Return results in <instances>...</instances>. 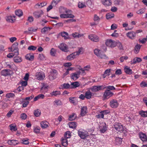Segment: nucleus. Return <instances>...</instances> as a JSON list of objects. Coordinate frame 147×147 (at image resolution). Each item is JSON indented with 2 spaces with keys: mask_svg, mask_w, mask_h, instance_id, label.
I'll return each instance as SVG.
<instances>
[{
  "mask_svg": "<svg viewBox=\"0 0 147 147\" xmlns=\"http://www.w3.org/2000/svg\"><path fill=\"white\" fill-rule=\"evenodd\" d=\"M113 95V93L111 92L109 90H106L103 95L104 98L103 100H105V99L109 98L110 97L112 96Z\"/></svg>",
  "mask_w": 147,
  "mask_h": 147,
  "instance_id": "nucleus-1",
  "label": "nucleus"
},
{
  "mask_svg": "<svg viewBox=\"0 0 147 147\" xmlns=\"http://www.w3.org/2000/svg\"><path fill=\"white\" fill-rule=\"evenodd\" d=\"M43 13H44L42 10H40L34 12L33 15L35 18L37 19L40 18Z\"/></svg>",
  "mask_w": 147,
  "mask_h": 147,
  "instance_id": "nucleus-2",
  "label": "nucleus"
},
{
  "mask_svg": "<svg viewBox=\"0 0 147 147\" xmlns=\"http://www.w3.org/2000/svg\"><path fill=\"white\" fill-rule=\"evenodd\" d=\"M91 89L93 92H96L99 90L104 89V86L102 85L94 86L92 87Z\"/></svg>",
  "mask_w": 147,
  "mask_h": 147,
  "instance_id": "nucleus-3",
  "label": "nucleus"
},
{
  "mask_svg": "<svg viewBox=\"0 0 147 147\" xmlns=\"http://www.w3.org/2000/svg\"><path fill=\"white\" fill-rule=\"evenodd\" d=\"M18 43L16 42H15L12 45V48H13V51H16V52H15V54L16 55H19V49L18 47Z\"/></svg>",
  "mask_w": 147,
  "mask_h": 147,
  "instance_id": "nucleus-4",
  "label": "nucleus"
},
{
  "mask_svg": "<svg viewBox=\"0 0 147 147\" xmlns=\"http://www.w3.org/2000/svg\"><path fill=\"white\" fill-rule=\"evenodd\" d=\"M12 70L9 69H5L3 70L1 72V74L2 76H6L11 74L12 73Z\"/></svg>",
  "mask_w": 147,
  "mask_h": 147,
  "instance_id": "nucleus-5",
  "label": "nucleus"
},
{
  "mask_svg": "<svg viewBox=\"0 0 147 147\" xmlns=\"http://www.w3.org/2000/svg\"><path fill=\"white\" fill-rule=\"evenodd\" d=\"M78 135L82 139H84L86 137L88 136V134L81 131L80 130L78 131Z\"/></svg>",
  "mask_w": 147,
  "mask_h": 147,
  "instance_id": "nucleus-6",
  "label": "nucleus"
},
{
  "mask_svg": "<svg viewBox=\"0 0 147 147\" xmlns=\"http://www.w3.org/2000/svg\"><path fill=\"white\" fill-rule=\"evenodd\" d=\"M89 38L91 40L95 42H97L99 41L98 37L94 34H90L88 36Z\"/></svg>",
  "mask_w": 147,
  "mask_h": 147,
  "instance_id": "nucleus-7",
  "label": "nucleus"
},
{
  "mask_svg": "<svg viewBox=\"0 0 147 147\" xmlns=\"http://www.w3.org/2000/svg\"><path fill=\"white\" fill-rule=\"evenodd\" d=\"M59 47L61 50L65 52H67L68 51V48L66 45L64 43L60 44Z\"/></svg>",
  "mask_w": 147,
  "mask_h": 147,
  "instance_id": "nucleus-8",
  "label": "nucleus"
},
{
  "mask_svg": "<svg viewBox=\"0 0 147 147\" xmlns=\"http://www.w3.org/2000/svg\"><path fill=\"white\" fill-rule=\"evenodd\" d=\"M118 104L117 100L113 99L110 102V105L112 108H115L118 106Z\"/></svg>",
  "mask_w": 147,
  "mask_h": 147,
  "instance_id": "nucleus-9",
  "label": "nucleus"
},
{
  "mask_svg": "<svg viewBox=\"0 0 147 147\" xmlns=\"http://www.w3.org/2000/svg\"><path fill=\"white\" fill-rule=\"evenodd\" d=\"M36 76L37 79L39 80H42L45 77V74L44 73L40 72L36 73Z\"/></svg>",
  "mask_w": 147,
  "mask_h": 147,
  "instance_id": "nucleus-10",
  "label": "nucleus"
},
{
  "mask_svg": "<svg viewBox=\"0 0 147 147\" xmlns=\"http://www.w3.org/2000/svg\"><path fill=\"white\" fill-rule=\"evenodd\" d=\"M114 128L116 129L120 132H122L123 131L122 125L120 123H118L115 125Z\"/></svg>",
  "mask_w": 147,
  "mask_h": 147,
  "instance_id": "nucleus-11",
  "label": "nucleus"
},
{
  "mask_svg": "<svg viewBox=\"0 0 147 147\" xmlns=\"http://www.w3.org/2000/svg\"><path fill=\"white\" fill-rule=\"evenodd\" d=\"M102 3L105 6L111 5L112 3L111 0H101Z\"/></svg>",
  "mask_w": 147,
  "mask_h": 147,
  "instance_id": "nucleus-12",
  "label": "nucleus"
},
{
  "mask_svg": "<svg viewBox=\"0 0 147 147\" xmlns=\"http://www.w3.org/2000/svg\"><path fill=\"white\" fill-rule=\"evenodd\" d=\"M16 17L15 16H8L6 18V20L8 22H14L16 20L15 19Z\"/></svg>",
  "mask_w": 147,
  "mask_h": 147,
  "instance_id": "nucleus-13",
  "label": "nucleus"
},
{
  "mask_svg": "<svg viewBox=\"0 0 147 147\" xmlns=\"http://www.w3.org/2000/svg\"><path fill=\"white\" fill-rule=\"evenodd\" d=\"M8 144L10 145L15 146L19 143L18 141L16 140H9L7 142Z\"/></svg>",
  "mask_w": 147,
  "mask_h": 147,
  "instance_id": "nucleus-14",
  "label": "nucleus"
},
{
  "mask_svg": "<svg viewBox=\"0 0 147 147\" xmlns=\"http://www.w3.org/2000/svg\"><path fill=\"white\" fill-rule=\"evenodd\" d=\"M127 36L131 39H134L135 37V33L134 32H131L127 34Z\"/></svg>",
  "mask_w": 147,
  "mask_h": 147,
  "instance_id": "nucleus-15",
  "label": "nucleus"
},
{
  "mask_svg": "<svg viewBox=\"0 0 147 147\" xmlns=\"http://www.w3.org/2000/svg\"><path fill=\"white\" fill-rule=\"evenodd\" d=\"M13 60L16 63H20L22 61V57L18 56V55H16V56L14 57Z\"/></svg>",
  "mask_w": 147,
  "mask_h": 147,
  "instance_id": "nucleus-16",
  "label": "nucleus"
},
{
  "mask_svg": "<svg viewBox=\"0 0 147 147\" xmlns=\"http://www.w3.org/2000/svg\"><path fill=\"white\" fill-rule=\"evenodd\" d=\"M79 86L80 84L78 82H75L71 83L70 85V88H75Z\"/></svg>",
  "mask_w": 147,
  "mask_h": 147,
  "instance_id": "nucleus-17",
  "label": "nucleus"
},
{
  "mask_svg": "<svg viewBox=\"0 0 147 147\" xmlns=\"http://www.w3.org/2000/svg\"><path fill=\"white\" fill-rule=\"evenodd\" d=\"M141 46L142 45L138 44H137L135 46L134 52L136 54H137L139 52Z\"/></svg>",
  "mask_w": 147,
  "mask_h": 147,
  "instance_id": "nucleus-18",
  "label": "nucleus"
},
{
  "mask_svg": "<svg viewBox=\"0 0 147 147\" xmlns=\"http://www.w3.org/2000/svg\"><path fill=\"white\" fill-rule=\"evenodd\" d=\"M125 72L127 74H131L132 73L133 71L128 66H125L124 69Z\"/></svg>",
  "mask_w": 147,
  "mask_h": 147,
  "instance_id": "nucleus-19",
  "label": "nucleus"
},
{
  "mask_svg": "<svg viewBox=\"0 0 147 147\" xmlns=\"http://www.w3.org/2000/svg\"><path fill=\"white\" fill-rule=\"evenodd\" d=\"M140 138L143 142L146 141L147 138L145 134L142 133H140L139 135Z\"/></svg>",
  "mask_w": 147,
  "mask_h": 147,
  "instance_id": "nucleus-20",
  "label": "nucleus"
},
{
  "mask_svg": "<svg viewBox=\"0 0 147 147\" xmlns=\"http://www.w3.org/2000/svg\"><path fill=\"white\" fill-rule=\"evenodd\" d=\"M77 123L73 121L69 123L68 125L70 128L73 129H75L77 126Z\"/></svg>",
  "mask_w": 147,
  "mask_h": 147,
  "instance_id": "nucleus-21",
  "label": "nucleus"
},
{
  "mask_svg": "<svg viewBox=\"0 0 147 147\" xmlns=\"http://www.w3.org/2000/svg\"><path fill=\"white\" fill-rule=\"evenodd\" d=\"M142 61V59L141 58L136 57L133 60L132 63V64H135L137 63H140Z\"/></svg>",
  "mask_w": 147,
  "mask_h": 147,
  "instance_id": "nucleus-22",
  "label": "nucleus"
},
{
  "mask_svg": "<svg viewBox=\"0 0 147 147\" xmlns=\"http://www.w3.org/2000/svg\"><path fill=\"white\" fill-rule=\"evenodd\" d=\"M76 55V53L74 52L67 56V59L69 61L72 60L75 58Z\"/></svg>",
  "mask_w": 147,
  "mask_h": 147,
  "instance_id": "nucleus-23",
  "label": "nucleus"
},
{
  "mask_svg": "<svg viewBox=\"0 0 147 147\" xmlns=\"http://www.w3.org/2000/svg\"><path fill=\"white\" fill-rule=\"evenodd\" d=\"M87 109V107L86 106L82 108L80 113V115L82 116H84L86 113V111Z\"/></svg>",
  "mask_w": 147,
  "mask_h": 147,
  "instance_id": "nucleus-24",
  "label": "nucleus"
},
{
  "mask_svg": "<svg viewBox=\"0 0 147 147\" xmlns=\"http://www.w3.org/2000/svg\"><path fill=\"white\" fill-rule=\"evenodd\" d=\"M25 58L29 61H32L34 58L33 55H31L30 54H28L25 56Z\"/></svg>",
  "mask_w": 147,
  "mask_h": 147,
  "instance_id": "nucleus-25",
  "label": "nucleus"
},
{
  "mask_svg": "<svg viewBox=\"0 0 147 147\" xmlns=\"http://www.w3.org/2000/svg\"><path fill=\"white\" fill-rule=\"evenodd\" d=\"M15 13L16 15L19 17H20L23 15V12L22 10L20 9L16 10Z\"/></svg>",
  "mask_w": 147,
  "mask_h": 147,
  "instance_id": "nucleus-26",
  "label": "nucleus"
},
{
  "mask_svg": "<svg viewBox=\"0 0 147 147\" xmlns=\"http://www.w3.org/2000/svg\"><path fill=\"white\" fill-rule=\"evenodd\" d=\"M93 93H92L90 91L86 92L85 94V96L86 98L87 99H90L92 96Z\"/></svg>",
  "mask_w": 147,
  "mask_h": 147,
  "instance_id": "nucleus-27",
  "label": "nucleus"
},
{
  "mask_svg": "<svg viewBox=\"0 0 147 147\" xmlns=\"http://www.w3.org/2000/svg\"><path fill=\"white\" fill-rule=\"evenodd\" d=\"M78 75H79L78 73L77 74L76 73H72L71 74V78L74 80H76L79 77Z\"/></svg>",
  "mask_w": 147,
  "mask_h": 147,
  "instance_id": "nucleus-28",
  "label": "nucleus"
},
{
  "mask_svg": "<svg viewBox=\"0 0 147 147\" xmlns=\"http://www.w3.org/2000/svg\"><path fill=\"white\" fill-rule=\"evenodd\" d=\"M48 123L46 121H42L40 123L41 127L43 129L47 128L48 126Z\"/></svg>",
  "mask_w": 147,
  "mask_h": 147,
  "instance_id": "nucleus-29",
  "label": "nucleus"
},
{
  "mask_svg": "<svg viewBox=\"0 0 147 147\" xmlns=\"http://www.w3.org/2000/svg\"><path fill=\"white\" fill-rule=\"evenodd\" d=\"M139 113L143 117H147V111L141 110L139 112Z\"/></svg>",
  "mask_w": 147,
  "mask_h": 147,
  "instance_id": "nucleus-30",
  "label": "nucleus"
},
{
  "mask_svg": "<svg viewBox=\"0 0 147 147\" xmlns=\"http://www.w3.org/2000/svg\"><path fill=\"white\" fill-rule=\"evenodd\" d=\"M61 88L62 89H68L70 88V85L69 83H64L61 86Z\"/></svg>",
  "mask_w": 147,
  "mask_h": 147,
  "instance_id": "nucleus-31",
  "label": "nucleus"
},
{
  "mask_svg": "<svg viewBox=\"0 0 147 147\" xmlns=\"http://www.w3.org/2000/svg\"><path fill=\"white\" fill-rule=\"evenodd\" d=\"M76 118V116L75 113H73L70 115L69 117L68 120L69 121L74 120Z\"/></svg>",
  "mask_w": 147,
  "mask_h": 147,
  "instance_id": "nucleus-32",
  "label": "nucleus"
},
{
  "mask_svg": "<svg viewBox=\"0 0 147 147\" xmlns=\"http://www.w3.org/2000/svg\"><path fill=\"white\" fill-rule=\"evenodd\" d=\"M114 14L112 13H107L106 15V18L108 20L110 19L113 18L114 17Z\"/></svg>",
  "mask_w": 147,
  "mask_h": 147,
  "instance_id": "nucleus-33",
  "label": "nucleus"
},
{
  "mask_svg": "<svg viewBox=\"0 0 147 147\" xmlns=\"http://www.w3.org/2000/svg\"><path fill=\"white\" fill-rule=\"evenodd\" d=\"M61 143L62 145L64 146H66L68 145L67 141L66 139L62 138L61 139Z\"/></svg>",
  "mask_w": 147,
  "mask_h": 147,
  "instance_id": "nucleus-34",
  "label": "nucleus"
},
{
  "mask_svg": "<svg viewBox=\"0 0 147 147\" xmlns=\"http://www.w3.org/2000/svg\"><path fill=\"white\" fill-rule=\"evenodd\" d=\"M34 115L36 117L39 116L41 114V111L39 109H37L34 111Z\"/></svg>",
  "mask_w": 147,
  "mask_h": 147,
  "instance_id": "nucleus-35",
  "label": "nucleus"
},
{
  "mask_svg": "<svg viewBox=\"0 0 147 147\" xmlns=\"http://www.w3.org/2000/svg\"><path fill=\"white\" fill-rule=\"evenodd\" d=\"M61 35L63 37H64L65 39H67L68 38V34L67 32H62L61 33Z\"/></svg>",
  "mask_w": 147,
  "mask_h": 147,
  "instance_id": "nucleus-36",
  "label": "nucleus"
},
{
  "mask_svg": "<svg viewBox=\"0 0 147 147\" xmlns=\"http://www.w3.org/2000/svg\"><path fill=\"white\" fill-rule=\"evenodd\" d=\"M111 69H107L104 72V74L103 75V77L104 78H105L107 76H109L110 74Z\"/></svg>",
  "mask_w": 147,
  "mask_h": 147,
  "instance_id": "nucleus-37",
  "label": "nucleus"
},
{
  "mask_svg": "<svg viewBox=\"0 0 147 147\" xmlns=\"http://www.w3.org/2000/svg\"><path fill=\"white\" fill-rule=\"evenodd\" d=\"M50 29L49 27H45L41 29V33H44L48 30H50Z\"/></svg>",
  "mask_w": 147,
  "mask_h": 147,
  "instance_id": "nucleus-38",
  "label": "nucleus"
},
{
  "mask_svg": "<svg viewBox=\"0 0 147 147\" xmlns=\"http://www.w3.org/2000/svg\"><path fill=\"white\" fill-rule=\"evenodd\" d=\"M51 94L52 96H56L57 95L61 94V92L60 91H53L51 93Z\"/></svg>",
  "mask_w": 147,
  "mask_h": 147,
  "instance_id": "nucleus-39",
  "label": "nucleus"
},
{
  "mask_svg": "<svg viewBox=\"0 0 147 147\" xmlns=\"http://www.w3.org/2000/svg\"><path fill=\"white\" fill-rule=\"evenodd\" d=\"M9 126L10 127V130L11 131H16L17 130V128L16 126V125H13V124L10 125Z\"/></svg>",
  "mask_w": 147,
  "mask_h": 147,
  "instance_id": "nucleus-40",
  "label": "nucleus"
},
{
  "mask_svg": "<svg viewBox=\"0 0 147 147\" xmlns=\"http://www.w3.org/2000/svg\"><path fill=\"white\" fill-rule=\"evenodd\" d=\"M107 88L108 90H115V88L113 86H108L105 87L104 86V89Z\"/></svg>",
  "mask_w": 147,
  "mask_h": 147,
  "instance_id": "nucleus-41",
  "label": "nucleus"
},
{
  "mask_svg": "<svg viewBox=\"0 0 147 147\" xmlns=\"http://www.w3.org/2000/svg\"><path fill=\"white\" fill-rule=\"evenodd\" d=\"M56 75H55L54 74L50 73L49 76V79L50 80H53L56 78Z\"/></svg>",
  "mask_w": 147,
  "mask_h": 147,
  "instance_id": "nucleus-42",
  "label": "nucleus"
},
{
  "mask_svg": "<svg viewBox=\"0 0 147 147\" xmlns=\"http://www.w3.org/2000/svg\"><path fill=\"white\" fill-rule=\"evenodd\" d=\"M99 56L98 57H100L101 59L105 58L106 57V55L104 54L101 51H100L99 53Z\"/></svg>",
  "mask_w": 147,
  "mask_h": 147,
  "instance_id": "nucleus-43",
  "label": "nucleus"
},
{
  "mask_svg": "<svg viewBox=\"0 0 147 147\" xmlns=\"http://www.w3.org/2000/svg\"><path fill=\"white\" fill-rule=\"evenodd\" d=\"M78 7L80 8H82L86 7V5L82 2H79L78 4Z\"/></svg>",
  "mask_w": 147,
  "mask_h": 147,
  "instance_id": "nucleus-44",
  "label": "nucleus"
},
{
  "mask_svg": "<svg viewBox=\"0 0 147 147\" xmlns=\"http://www.w3.org/2000/svg\"><path fill=\"white\" fill-rule=\"evenodd\" d=\"M56 53L55 50L53 48H52L50 51V53L51 55L52 56H55V54Z\"/></svg>",
  "mask_w": 147,
  "mask_h": 147,
  "instance_id": "nucleus-45",
  "label": "nucleus"
},
{
  "mask_svg": "<svg viewBox=\"0 0 147 147\" xmlns=\"http://www.w3.org/2000/svg\"><path fill=\"white\" fill-rule=\"evenodd\" d=\"M64 137L66 138H70L71 136V134L69 131H66L64 134Z\"/></svg>",
  "mask_w": 147,
  "mask_h": 147,
  "instance_id": "nucleus-46",
  "label": "nucleus"
},
{
  "mask_svg": "<svg viewBox=\"0 0 147 147\" xmlns=\"http://www.w3.org/2000/svg\"><path fill=\"white\" fill-rule=\"evenodd\" d=\"M145 8H142L138 11L136 13L138 14H141L145 12Z\"/></svg>",
  "mask_w": 147,
  "mask_h": 147,
  "instance_id": "nucleus-47",
  "label": "nucleus"
},
{
  "mask_svg": "<svg viewBox=\"0 0 147 147\" xmlns=\"http://www.w3.org/2000/svg\"><path fill=\"white\" fill-rule=\"evenodd\" d=\"M48 87V86H45V85H43L40 88V91H43L44 90L45 92L47 91ZM42 92H43V91H42Z\"/></svg>",
  "mask_w": 147,
  "mask_h": 147,
  "instance_id": "nucleus-48",
  "label": "nucleus"
},
{
  "mask_svg": "<svg viewBox=\"0 0 147 147\" xmlns=\"http://www.w3.org/2000/svg\"><path fill=\"white\" fill-rule=\"evenodd\" d=\"M15 96V94L11 93L7 94L6 95V97L7 98H13Z\"/></svg>",
  "mask_w": 147,
  "mask_h": 147,
  "instance_id": "nucleus-49",
  "label": "nucleus"
},
{
  "mask_svg": "<svg viewBox=\"0 0 147 147\" xmlns=\"http://www.w3.org/2000/svg\"><path fill=\"white\" fill-rule=\"evenodd\" d=\"M36 48L37 47H36L31 45L28 47V49L29 50L34 51L36 50Z\"/></svg>",
  "mask_w": 147,
  "mask_h": 147,
  "instance_id": "nucleus-50",
  "label": "nucleus"
},
{
  "mask_svg": "<svg viewBox=\"0 0 147 147\" xmlns=\"http://www.w3.org/2000/svg\"><path fill=\"white\" fill-rule=\"evenodd\" d=\"M72 36L74 38H79L82 36V35H80L78 33L75 32L72 34Z\"/></svg>",
  "mask_w": 147,
  "mask_h": 147,
  "instance_id": "nucleus-51",
  "label": "nucleus"
},
{
  "mask_svg": "<svg viewBox=\"0 0 147 147\" xmlns=\"http://www.w3.org/2000/svg\"><path fill=\"white\" fill-rule=\"evenodd\" d=\"M112 41V40L111 39L107 40L105 42L106 45L107 46L109 47Z\"/></svg>",
  "mask_w": 147,
  "mask_h": 147,
  "instance_id": "nucleus-52",
  "label": "nucleus"
},
{
  "mask_svg": "<svg viewBox=\"0 0 147 147\" xmlns=\"http://www.w3.org/2000/svg\"><path fill=\"white\" fill-rule=\"evenodd\" d=\"M27 117V115L25 113H23L20 115V118L23 120L26 119Z\"/></svg>",
  "mask_w": 147,
  "mask_h": 147,
  "instance_id": "nucleus-53",
  "label": "nucleus"
},
{
  "mask_svg": "<svg viewBox=\"0 0 147 147\" xmlns=\"http://www.w3.org/2000/svg\"><path fill=\"white\" fill-rule=\"evenodd\" d=\"M121 1L120 0H115L114 1V4L116 5H119L120 4Z\"/></svg>",
  "mask_w": 147,
  "mask_h": 147,
  "instance_id": "nucleus-54",
  "label": "nucleus"
},
{
  "mask_svg": "<svg viewBox=\"0 0 147 147\" xmlns=\"http://www.w3.org/2000/svg\"><path fill=\"white\" fill-rule=\"evenodd\" d=\"M22 143L23 144L27 145L29 144V142L28 141V139L26 140L24 139H23L22 140Z\"/></svg>",
  "mask_w": 147,
  "mask_h": 147,
  "instance_id": "nucleus-55",
  "label": "nucleus"
},
{
  "mask_svg": "<svg viewBox=\"0 0 147 147\" xmlns=\"http://www.w3.org/2000/svg\"><path fill=\"white\" fill-rule=\"evenodd\" d=\"M54 102L56 104L57 106H59L62 105L61 102L59 100H55L54 101Z\"/></svg>",
  "mask_w": 147,
  "mask_h": 147,
  "instance_id": "nucleus-56",
  "label": "nucleus"
},
{
  "mask_svg": "<svg viewBox=\"0 0 147 147\" xmlns=\"http://www.w3.org/2000/svg\"><path fill=\"white\" fill-rule=\"evenodd\" d=\"M100 51V50L96 49L94 50V53L95 55L97 56H99V53Z\"/></svg>",
  "mask_w": 147,
  "mask_h": 147,
  "instance_id": "nucleus-57",
  "label": "nucleus"
},
{
  "mask_svg": "<svg viewBox=\"0 0 147 147\" xmlns=\"http://www.w3.org/2000/svg\"><path fill=\"white\" fill-rule=\"evenodd\" d=\"M83 52V48H80L78 50V51L77 52H76V55H78L82 53Z\"/></svg>",
  "mask_w": 147,
  "mask_h": 147,
  "instance_id": "nucleus-58",
  "label": "nucleus"
},
{
  "mask_svg": "<svg viewBox=\"0 0 147 147\" xmlns=\"http://www.w3.org/2000/svg\"><path fill=\"white\" fill-rule=\"evenodd\" d=\"M138 40L140 43L143 44L145 43L146 41H147L146 38H143L142 40H141L140 39H139Z\"/></svg>",
  "mask_w": 147,
  "mask_h": 147,
  "instance_id": "nucleus-59",
  "label": "nucleus"
},
{
  "mask_svg": "<svg viewBox=\"0 0 147 147\" xmlns=\"http://www.w3.org/2000/svg\"><path fill=\"white\" fill-rule=\"evenodd\" d=\"M117 32V30H115L114 31V32L111 35V36L113 37H117L118 36L119 34H118L116 33Z\"/></svg>",
  "mask_w": 147,
  "mask_h": 147,
  "instance_id": "nucleus-60",
  "label": "nucleus"
},
{
  "mask_svg": "<svg viewBox=\"0 0 147 147\" xmlns=\"http://www.w3.org/2000/svg\"><path fill=\"white\" fill-rule=\"evenodd\" d=\"M40 127H36L34 130V132L36 134H38L40 132Z\"/></svg>",
  "mask_w": 147,
  "mask_h": 147,
  "instance_id": "nucleus-61",
  "label": "nucleus"
},
{
  "mask_svg": "<svg viewBox=\"0 0 147 147\" xmlns=\"http://www.w3.org/2000/svg\"><path fill=\"white\" fill-rule=\"evenodd\" d=\"M107 130V128L105 126H103L102 128L100 129V131L101 133H104Z\"/></svg>",
  "mask_w": 147,
  "mask_h": 147,
  "instance_id": "nucleus-62",
  "label": "nucleus"
},
{
  "mask_svg": "<svg viewBox=\"0 0 147 147\" xmlns=\"http://www.w3.org/2000/svg\"><path fill=\"white\" fill-rule=\"evenodd\" d=\"M86 3L87 5L89 7H92V2L91 0H87Z\"/></svg>",
  "mask_w": 147,
  "mask_h": 147,
  "instance_id": "nucleus-63",
  "label": "nucleus"
},
{
  "mask_svg": "<svg viewBox=\"0 0 147 147\" xmlns=\"http://www.w3.org/2000/svg\"><path fill=\"white\" fill-rule=\"evenodd\" d=\"M140 85L143 87H147V83L143 81L140 83Z\"/></svg>",
  "mask_w": 147,
  "mask_h": 147,
  "instance_id": "nucleus-64",
  "label": "nucleus"
}]
</instances>
